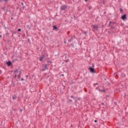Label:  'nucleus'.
I'll return each instance as SVG.
<instances>
[{
  "instance_id": "5",
  "label": "nucleus",
  "mask_w": 128,
  "mask_h": 128,
  "mask_svg": "<svg viewBox=\"0 0 128 128\" xmlns=\"http://www.w3.org/2000/svg\"><path fill=\"white\" fill-rule=\"evenodd\" d=\"M89 70H90V72H94V68H90Z\"/></svg>"
},
{
  "instance_id": "29",
  "label": "nucleus",
  "mask_w": 128,
  "mask_h": 128,
  "mask_svg": "<svg viewBox=\"0 0 128 128\" xmlns=\"http://www.w3.org/2000/svg\"><path fill=\"white\" fill-rule=\"evenodd\" d=\"M71 46L74 47V44H71Z\"/></svg>"
},
{
  "instance_id": "33",
  "label": "nucleus",
  "mask_w": 128,
  "mask_h": 128,
  "mask_svg": "<svg viewBox=\"0 0 128 128\" xmlns=\"http://www.w3.org/2000/svg\"><path fill=\"white\" fill-rule=\"evenodd\" d=\"M11 20H14V18H11Z\"/></svg>"
},
{
  "instance_id": "38",
  "label": "nucleus",
  "mask_w": 128,
  "mask_h": 128,
  "mask_svg": "<svg viewBox=\"0 0 128 128\" xmlns=\"http://www.w3.org/2000/svg\"><path fill=\"white\" fill-rule=\"evenodd\" d=\"M71 98H74V96H71Z\"/></svg>"
},
{
  "instance_id": "19",
  "label": "nucleus",
  "mask_w": 128,
  "mask_h": 128,
  "mask_svg": "<svg viewBox=\"0 0 128 128\" xmlns=\"http://www.w3.org/2000/svg\"><path fill=\"white\" fill-rule=\"evenodd\" d=\"M122 76H126V74H122Z\"/></svg>"
},
{
  "instance_id": "14",
  "label": "nucleus",
  "mask_w": 128,
  "mask_h": 128,
  "mask_svg": "<svg viewBox=\"0 0 128 128\" xmlns=\"http://www.w3.org/2000/svg\"><path fill=\"white\" fill-rule=\"evenodd\" d=\"M99 91L100 92H105L104 90H99Z\"/></svg>"
},
{
  "instance_id": "36",
  "label": "nucleus",
  "mask_w": 128,
  "mask_h": 128,
  "mask_svg": "<svg viewBox=\"0 0 128 128\" xmlns=\"http://www.w3.org/2000/svg\"><path fill=\"white\" fill-rule=\"evenodd\" d=\"M4 10V8H3Z\"/></svg>"
},
{
  "instance_id": "26",
  "label": "nucleus",
  "mask_w": 128,
  "mask_h": 128,
  "mask_svg": "<svg viewBox=\"0 0 128 128\" xmlns=\"http://www.w3.org/2000/svg\"><path fill=\"white\" fill-rule=\"evenodd\" d=\"M94 122H98V120H94Z\"/></svg>"
},
{
  "instance_id": "8",
  "label": "nucleus",
  "mask_w": 128,
  "mask_h": 128,
  "mask_svg": "<svg viewBox=\"0 0 128 128\" xmlns=\"http://www.w3.org/2000/svg\"><path fill=\"white\" fill-rule=\"evenodd\" d=\"M53 30H58V27L56 26H53Z\"/></svg>"
},
{
  "instance_id": "27",
  "label": "nucleus",
  "mask_w": 128,
  "mask_h": 128,
  "mask_svg": "<svg viewBox=\"0 0 128 128\" xmlns=\"http://www.w3.org/2000/svg\"><path fill=\"white\" fill-rule=\"evenodd\" d=\"M21 80H24V78H22Z\"/></svg>"
},
{
  "instance_id": "20",
  "label": "nucleus",
  "mask_w": 128,
  "mask_h": 128,
  "mask_svg": "<svg viewBox=\"0 0 128 128\" xmlns=\"http://www.w3.org/2000/svg\"><path fill=\"white\" fill-rule=\"evenodd\" d=\"M12 86H14V83L12 84Z\"/></svg>"
},
{
  "instance_id": "32",
  "label": "nucleus",
  "mask_w": 128,
  "mask_h": 128,
  "mask_svg": "<svg viewBox=\"0 0 128 128\" xmlns=\"http://www.w3.org/2000/svg\"><path fill=\"white\" fill-rule=\"evenodd\" d=\"M26 78H28V76L26 75Z\"/></svg>"
},
{
  "instance_id": "30",
  "label": "nucleus",
  "mask_w": 128,
  "mask_h": 128,
  "mask_svg": "<svg viewBox=\"0 0 128 128\" xmlns=\"http://www.w3.org/2000/svg\"><path fill=\"white\" fill-rule=\"evenodd\" d=\"M95 84L96 86H97V84H98V83H96Z\"/></svg>"
},
{
  "instance_id": "21",
  "label": "nucleus",
  "mask_w": 128,
  "mask_h": 128,
  "mask_svg": "<svg viewBox=\"0 0 128 128\" xmlns=\"http://www.w3.org/2000/svg\"><path fill=\"white\" fill-rule=\"evenodd\" d=\"M78 100H80V98H78Z\"/></svg>"
},
{
  "instance_id": "13",
  "label": "nucleus",
  "mask_w": 128,
  "mask_h": 128,
  "mask_svg": "<svg viewBox=\"0 0 128 128\" xmlns=\"http://www.w3.org/2000/svg\"><path fill=\"white\" fill-rule=\"evenodd\" d=\"M16 76L18 78V74H15V76H14V78H16Z\"/></svg>"
},
{
  "instance_id": "42",
  "label": "nucleus",
  "mask_w": 128,
  "mask_h": 128,
  "mask_svg": "<svg viewBox=\"0 0 128 128\" xmlns=\"http://www.w3.org/2000/svg\"><path fill=\"white\" fill-rule=\"evenodd\" d=\"M66 62H68V60L66 61Z\"/></svg>"
},
{
  "instance_id": "25",
  "label": "nucleus",
  "mask_w": 128,
  "mask_h": 128,
  "mask_svg": "<svg viewBox=\"0 0 128 128\" xmlns=\"http://www.w3.org/2000/svg\"><path fill=\"white\" fill-rule=\"evenodd\" d=\"M111 28H112L113 30H114V27L112 26Z\"/></svg>"
},
{
  "instance_id": "37",
  "label": "nucleus",
  "mask_w": 128,
  "mask_h": 128,
  "mask_svg": "<svg viewBox=\"0 0 128 128\" xmlns=\"http://www.w3.org/2000/svg\"><path fill=\"white\" fill-rule=\"evenodd\" d=\"M0 38H2V35H0Z\"/></svg>"
},
{
  "instance_id": "10",
  "label": "nucleus",
  "mask_w": 128,
  "mask_h": 128,
  "mask_svg": "<svg viewBox=\"0 0 128 128\" xmlns=\"http://www.w3.org/2000/svg\"><path fill=\"white\" fill-rule=\"evenodd\" d=\"M6 64H7L8 66H10L12 64V62H6Z\"/></svg>"
},
{
  "instance_id": "2",
  "label": "nucleus",
  "mask_w": 128,
  "mask_h": 128,
  "mask_svg": "<svg viewBox=\"0 0 128 128\" xmlns=\"http://www.w3.org/2000/svg\"><path fill=\"white\" fill-rule=\"evenodd\" d=\"M42 72H44L46 68H48V65L47 64H44L42 66Z\"/></svg>"
},
{
  "instance_id": "4",
  "label": "nucleus",
  "mask_w": 128,
  "mask_h": 128,
  "mask_svg": "<svg viewBox=\"0 0 128 128\" xmlns=\"http://www.w3.org/2000/svg\"><path fill=\"white\" fill-rule=\"evenodd\" d=\"M66 8H67L66 5H64L63 6H61L60 10H66Z\"/></svg>"
},
{
  "instance_id": "9",
  "label": "nucleus",
  "mask_w": 128,
  "mask_h": 128,
  "mask_svg": "<svg viewBox=\"0 0 128 128\" xmlns=\"http://www.w3.org/2000/svg\"><path fill=\"white\" fill-rule=\"evenodd\" d=\"M72 40H74V38L72 37L70 39H69L68 40V42H72Z\"/></svg>"
},
{
  "instance_id": "34",
  "label": "nucleus",
  "mask_w": 128,
  "mask_h": 128,
  "mask_svg": "<svg viewBox=\"0 0 128 128\" xmlns=\"http://www.w3.org/2000/svg\"><path fill=\"white\" fill-rule=\"evenodd\" d=\"M20 111L22 112V110L20 109Z\"/></svg>"
},
{
  "instance_id": "23",
  "label": "nucleus",
  "mask_w": 128,
  "mask_h": 128,
  "mask_svg": "<svg viewBox=\"0 0 128 128\" xmlns=\"http://www.w3.org/2000/svg\"><path fill=\"white\" fill-rule=\"evenodd\" d=\"M22 6H24V2L21 3Z\"/></svg>"
},
{
  "instance_id": "16",
  "label": "nucleus",
  "mask_w": 128,
  "mask_h": 128,
  "mask_svg": "<svg viewBox=\"0 0 128 128\" xmlns=\"http://www.w3.org/2000/svg\"><path fill=\"white\" fill-rule=\"evenodd\" d=\"M92 6H90L89 7H88V9L90 10H92Z\"/></svg>"
},
{
  "instance_id": "11",
  "label": "nucleus",
  "mask_w": 128,
  "mask_h": 128,
  "mask_svg": "<svg viewBox=\"0 0 128 128\" xmlns=\"http://www.w3.org/2000/svg\"><path fill=\"white\" fill-rule=\"evenodd\" d=\"M12 100H16V96H14L12 97Z\"/></svg>"
},
{
  "instance_id": "35",
  "label": "nucleus",
  "mask_w": 128,
  "mask_h": 128,
  "mask_svg": "<svg viewBox=\"0 0 128 128\" xmlns=\"http://www.w3.org/2000/svg\"><path fill=\"white\" fill-rule=\"evenodd\" d=\"M85 2H88V0H85Z\"/></svg>"
},
{
  "instance_id": "43",
  "label": "nucleus",
  "mask_w": 128,
  "mask_h": 128,
  "mask_svg": "<svg viewBox=\"0 0 128 128\" xmlns=\"http://www.w3.org/2000/svg\"><path fill=\"white\" fill-rule=\"evenodd\" d=\"M104 14H106V12H104Z\"/></svg>"
},
{
  "instance_id": "15",
  "label": "nucleus",
  "mask_w": 128,
  "mask_h": 128,
  "mask_svg": "<svg viewBox=\"0 0 128 128\" xmlns=\"http://www.w3.org/2000/svg\"><path fill=\"white\" fill-rule=\"evenodd\" d=\"M102 4H104V0H102Z\"/></svg>"
},
{
  "instance_id": "24",
  "label": "nucleus",
  "mask_w": 128,
  "mask_h": 128,
  "mask_svg": "<svg viewBox=\"0 0 128 128\" xmlns=\"http://www.w3.org/2000/svg\"><path fill=\"white\" fill-rule=\"evenodd\" d=\"M24 8H26V6H23V7H22V10H24Z\"/></svg>"
},
{
  "instance_id": "7",
  "label": "nucleus",
  "mask_w": 128,
  "mask_h": 128,
  "mask_svg": "<svg viewBox=\"0 0 128 128\" xmlns=\"http://www.w3.org/2000/svg\"><path fill=\"white\" fill-rule=\"evenodd\" d=\"M44 56H42L39 58V60L40 62H42V60H44Z\"/></svg>"
},
{
  "instance_id": "22",
  "label": "nucleus",
  "mask_w": 128,
  "mask_h": 128,
  "mask_svg": "<svg viewBox=\"0 0 128 128\" xmlns=\"http://www.w3.org/2000/svg\"><path fill=\"white\" fill-rule=\"evenodd\" d=\"M110 24H112V22H110L109 24V26H110Z\"/></svg>"
},
{
  "instance_id": "1",
  "label": "nucleus",
  "mask_w": 128,
  "mask_h": 128,
  "mask_svg": "<svg viewBox=\"0 0 128 128\" xmlns=\"http://www.w3.org/2000/svg\"><path fill=\"white\" fill-rule=\"evenodd\" d=\"M14 74H17L18 78V80H20V74H22V72L18 70V69H16L14 70Z\"/></svg>"
},
{
  "instance_id": "17",
  "label": "nucleus",
  "mask_w": 128,
  "mask_h": 128,
  "mask_svg": "<svg viewBox=\"0 0 128 128\" xmlns=\"http://www.w3.org/2000/svg\"><path fill=\"white\" fill-rule=\"evenodd\" d=\"M70 102H72V100H70L68 102V104H70Z\"/></svg>"
},
{
  "instance_id": "18",
  "label": "nucleus",
  "mask_w": 128,
  "mask_h": 128,
  "mask_svg": "<svg viewBox=\"0 0 128 128\" xmlns=\"http://www.w3.org/2000/svg\"><path fill=\"white\" fill-rule=\"evenodd\" d=\"M20 30H22L20 28H18V32H20Z\"/></svg>"
},
{
  "instance_id": "39",
  "label": "nucleus",
  "mask_w": 128,
  "mask_h": 128,
  "mask_svg": "<svg viewBox=\"0 0 128 128\" xmlns=\"http://www.w3.org/2000/svg\"><path fill=\"white\" fill-rule=\"evenodd\" d=\"M102 104H104V102H102Z\"/></svg>"
},
{
  "instance_id": "3",
  "label": "nucleus",
  "mask_w": 128,
  "mask_h": 128,
  "mask_svg": "<svg viewBox=\"0 0 128 128\" xmlns=\"http://www.w3.org/2000/svg\"><path fill=\"white\" fill-rule=\"evenodd\" d=\"M121 20H126V14H124L121 16Z\"/></svg>"
},
{
  "instance_id": "28",
  "label": "nucleus",
  "mask_w": 128,
  "mask_h": 128,
  "mask_svg": "<svg viewBox=\"0 0 128 128\" xmlns=\"http://www.w3.org/2000/svg\"><path fill=\"white\" fill-rule=\"evenodd\" d=\"M84 34H86V32H84Z\"/></svg>"
},
{
  "instance_id": "12",
  "label": "nucleus",
  "mask_w": 128,
  "mask_h": 128,
  "mask_svg": "<svg viewBox=\"0 0 128 128\" xmlns=\"http://www.w3.org/2000/svg\"><path fill=\"white\" fill-rule=\"evenodd\" d=\"M123 10H122V8H120V14H123Z\"/></svg>"
},
{
  "instance_id": "40",
  "label": "nucleus",
  "mask_w": 128,
  "mask_h": 128,
  "mask_svg": "<svg viewBox=\"0 0 128 128\" xmlns=\"http://www.w3.org/2000/svg\"><path fill=\"white\" fill-rule=\"evenodd\" d=\"M71 128H72V125L71 126Z\"/></svg>"
},
{
  "instance_id": "31",
  "label": "nucleus",
  "mask_w": 128,
  "mask_h": 128,
  "mask_svg": "<svg viewBox=\"0 0 128 128\" xmlns=\"http://www.w3.org/2000/svg\"><path fill=\"white\" fill-rule=\"evenodd\" d=\"M8 0H4V2H8Z\"/></svg>"
},
{
  "instance_id": "41",
  "label": "nucleus",
  "mask_w": 128,
  "mask_h": 128,
  "mask_svg": "<svg viewBox=\"0 0 128 128\" xmlns=\"http://www.w3.org/2000/svg\"><path fill=\"white\" fill-rule=\"evenodd\" d=\"M64 42V44H66V41H65Z\"/></svg>"
},
{
  "instance_id": "6",
  "label": "nucleus",
  "mask_w": 128,
  "mask_h": 128,
  "mask_svg": "<svg viewBox=\"0 0 128 128\" xmlns=\"http://www.w3.org/2000/svg\"><path fill=\"white\" fill-rule=\"evenodd\" d=\"M93 28H94L95 30H98V26L96 25H92Z\"/></svg>"
}]
</instances>
